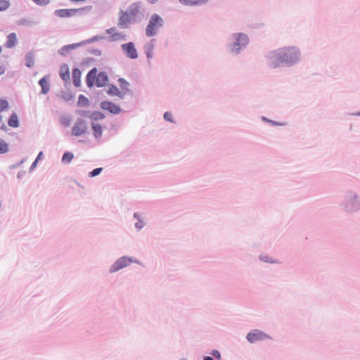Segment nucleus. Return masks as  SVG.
Here are the masks:
<instances>
[{"instance_id":"obj_1","label":"nucleus","mask_w":360,"mask_h":360,"mask_svg":"<svg viewBox=\"0 0 360 360\" xmlns=\"http://www.w3.org/2000/svg\"><path fill=\"white\" fill-rule=\"evenodd\" d=\"M300 57L299 51L295 48H284L279 49L271 55L272 66L279 67L282 65H292Z\"/></svg>"},{"instance_id":"obj_2","label":"nucleus","mask_w":360,"mask_h":360,"mask_svg":"<svg viewBox=\"0 0 360 360\" xmlns=\"http://www.w3.org/2000/svg\"><path fill=\"white\" fill-rule=\"evenodd\" d=\"M163 19L158 14H153L146 29V34L150 37L157 34L159 28L163 25Z\"/></svg>"},{"instance_id":"obj_3","label":"nucleus","mask_w":360,"mask_h":360,"mask_svg":"<svg viewBox=\"0 0 360 360\" xmlns=\"http://www.w3.org/2000/svg\"><path fill=\"white\" fill-rule=\"evenodd\" d=\"M87 130V125L83 120H78L74 124L72 128V135L75 136H80L84 134Z\"/></svg>"},{"instance_id":"obj_4","label":"nucleus","mask_w":360,"mask_h":360,"mask_svg":"<svg viewBox=\"0 0 360 360\" xmlns=\"http://www.w3.org/2000/svg\"><path fill=\"white\" fill-rule=\"evenodd\" d=\"M269 338L270 337L268 335L259 330H253L247 335V339L250 342H255Z\"/></svg>"},{"instance_id":"obj_5","label":"nucleus","mask_w":360,"mask_h":360,"mask_svg":"<svg viewBox=\"0 0 360 360\" xmlns=\"http://www.w3.org/2000/svg\"><path fill=\"white\" fill-rule=\"evenodd\" d=\"M121 48L128 58L131 59H136L138 58V53L133 42L124 44L121 46Z\"/></svg>"},{"instance_id":"obj_6","label":"nucleus","mask_w":360,"mask_h":360,"mask_svg":"<svg viewBox=\"0 0 360 360\" xmlns=\"http://www.w3.org/2000/svg\"><path fill=\"white\" fill-rule=\"evenodd\" d=\"M132 259L127 257H122L117 259L111 266L110 268V272H115L119 271L120 269H123L124 267H126L129 264L132 262Z\"/></svg>"},{"instance_id":"obj_7","label":"nucleus","mask_w":360,"mask_h":360,"mask_svg":"<svg viewBox=\"0 0 360 360\" xmlns=\"http://www.w3.org/2000/svg\"><path fill=\"white\" fill-rule=\"evenodd\" d=\"M87 8H91V6L82 8L79 9L71 8V9H58L55 11V15L59 18H70L75 15L79 11L84 10Z\"/></svg>"},{"instance_id":"obj_8","label":"nucleus","mask_w":360,"mask_h":360,"mask_svg":"<svg viewBox=\"0 0 360 360\" xmlns=\"http://www.w3.org/2000/svg\"><path fill=\"white\" fill-rule=\"evenodd\" d=\"M101 108L104 110H108L112 114H118L120 112V108L117 105L109 102L103 101L101 104Z\"/></svg>"},{"instance_id":"obj_9","label":"nucleus","mask_w":360,"mask_h":360,"mask_svg":"<svg viewBox=\"0 0 360 360\" xmlns=\"http://www.w3.org/2000/svg\"><path fill=\"white\" fill-rule=\"evenodd\" d=\"M130 22L129 14L127 12H120V18L118 22V26L121 28L127 27Z\"/></svg>"},{"instance_id":"obj_10","label":"nucleus","mask_w":360,"mask_h":360,"mask_svg":"<svg viewBox=\"0 0 360 360\" xmlns=\"http://www.w3.org/2000/svg\"><path fill=\"white\" fill-rule=\"evenodd\" d=\"M79 115L82 116H88L95 121L103 120L105 117V115L102 112L97 111L91 113L88 111H80Z\"/></svg>"},{"instance_id":"obj_11","label":"nucleus","mask_w":360,"mask_h":360,"mask_svg":"<svg viewBox=\"0 0 360 360\" xmlns=\"http://www.w3.org/2000/svg\"><path fill=\"white\" fill-rule=\"evenodd\" d=\"M248 41L247 35L244 34H238L236 41L233 45V49H236V51H238L240 48V46L245 45Z\"/></svg>"},{"instance_id":"obj_12","label":"nucleus","mask_w":360,"mask_h":360,"mask_svg":"<svg viewBox=\"0 0 360 360\" xmlns=\"http://www.w3.org/2000/svg\"><path fill=\"white\" fill-rule=\"evenodd\" d=\"M81 71L78 68H75L72 70V79L74 85L79 87L81 85Z\"/></svg>"},{"instance_id":"obj_13","label":"nucleus","mask_w":360,"mask_h":360,"mask_svg":"<svg viewBox=\"0 0 360 360\" xmlns=\"http://www.w3.org/2000/svg\"><path fill=\"white\" fill-rule=\"evenodd\" d=\"M179 2L185 6H197L205 4L208 0H179Z\"/></svg>"},{"instance_id":"obj_14","label":"nucleus","mask_w":360,"mask_h":360,"mask_svg":"<svg viewBox=\"0 0 360 360\" xmlns=\"http://www.w3.org/2000/svg\"><path fill=\"white\" fill-rule=\"evenodd\" d=\"M17 36L15 33H10L7 37V41L6 43V47L13 48L17 44Z\"/></svg>"},{"instance_id":"obj_15","label":"nucleus","mask_w":360,"mask_h":360,"mask_svg":"<svg viewBox=\"0 0 360 360\" xmlns=\"http://www.w3.org/2000/svg\"><path fill=\"white\" fill-rule=\"evenodd\" d=\"M108 81L107 75L103 72H100L96 77V86H103L107 84Z\"/></svg>"},{"instance_id":"obj_16","label":"nucleus","mask_w":360,"mask_h":360,"mask_svg":"<svg viewBox=\"0 0 360 360\" xmlns=\"http://www.w3.org/2000/svg\"><path fill=\"white\" fill-rule=\"evenodd\" d=\"M60 76L63 80L68 82L70 79V72L67 65H63L60 69Z\"/></svg>"},{"instance_id":"obj_17","label":"nucleus","mask_w":360,"mask_h":360,"mask_svg":"<svg viewBox=\"0 0 360 360\" xmlns=\"http://www.w3.org/2000/svg\"><path fill=\"white\" fill-rule=\"evenodd\" d=\"M8 124L11 127L16 128L19 126L18 117L16 113L13 112L8 120Z\"/></svg>"},{"instance_id":"obj_18","label":"nucleus","mask_w":360,"mask_h":360,"mask_svg":"<svg viewBox=\"0 0 360 360\" xmlns=\"http://www.w3.org/2000/svg\"><path fill=\"white\" fill-rule=\"evenodd\" d=\"M39 84L41 87V93L44 94H46L49 91V84L48 82V80L46 77L41 78L39 82Z\"/></svg>"},{"instance_id":"obj_19","label":"nucleus","mask_w":360,"mask_h":360,"mask_svg":"<svg viewBox=\"0 0 360 360\" xmlns=\"http://www.w3.org/2000/svg\"><path fill=\"white\" fill-rule=\"evenodd\" d=\"M97 73V70L96 68L92 69L89 72L86 76V84L88 86H92L94 85V82L92 79H94Z\"/></svg>"},{"instance_id":"obj_20","label":"nucleus","mask_w":360,"mask_h":360,"mask_svg":"<svg viewBox=\"0 0 360 360\" xmlns=\"http://www.w3.org/2000/svg\"><path fill=\"white\" fill-rule=\"evenodd\" d=\"M92 129L94 131V136L98 139L100 138L102 135V127L100 124L93 123L92 124Z\"/></svg>"},{"instance_id":"obj_21","label":"nucleus","mask_w":360,"mask_h":360,"mask_svg":"<svg viewBox=\"0 0 360 360\" xmlns=\"http://www.w3.org/2000/svg\"><path fill=\"white\" fill-rule=\"evenodd\" d=\"M109 39L111 41H116L124 39V35L120 32L112 34L109 37Z\"/></svg>"},{"instance_id":"obj_22","label":"nucleus","mask_w":360,"mask_h":360,"mask_svg":"<svg viewBox=\"0 0 360 360\" xmlns=\"http://www.w3.org/2000/svg\"><path fill=\"white\" fill-rule=\"evenodd\" d=\"M77 103L79 106H87L89 105V100L84 95H79Z\"/></svg>"},{"instance_id":"obj_23","label":"nucleus","mask_w":360,"mask_h":360,"mask_svg":"<svg viewBox=\"0 0 360 360\" xmlns=\"http://www.w3.org/2000/svg\"><path fill=\"white\" fill-rule=\"evenodd\" d=\"M73 158H74V155L72 153L66 152L63 155L62 161L65 163H69L72 161Z\"/></svg>"},{"instance_id":"obj_24","label":"nucleus","mask_w":360,"mask_h":360,"mask_svg":"<svg viewBox=\"0 0 360 360\" xmlns=\"http://www.w3.org/2000/svg\"><path fill=\"white\" fill-rule=\"evenodd\" d=\"M8 151V144L1 139H0V153L4 154Z\"/></svg>"},{"instance_id":"obj_25","label":"nucleus","mask_w":360,"mask_h":360,"mask_svg":"<svg viewBox=\"0 0 360 360\" xmlns=\"http://www.w3.org/2000/svg\"><path fill=\"white\" fill-rule=\"evenodd\" d=\"M9 103L7 100L0 98V112L8 108Z\"/></svg>"},{"instance_id":"obj_26","label":"nucleus","mask_w":360,"mask_h":360,"mask_svg":"<svg viewBox=\"0 0 360 360\" xmlns=\"http://www.w3.org/2000/svg\"><path fill=\"white\" fill-rule=\"evenodd\" d=\"M10 3L8 0H0V11H5L9 7Z\"/></svg>"},{"instance_id":"obj_27","label":"nucleus","mask_w":360,"mask_h":360,"mask_svg":"<svg viewBox=\"0 0 360 360\" xmlns=\"http://www.w3.org/2000/svg\"><path fill=\"white\" fill-rule=\"evenodd\" d=\"M101 170H102V168H96L92 172H90V176H96L100 174Z\"/></svg>"},{"instance_id":"obj_28","label":"nucleus","mask_w":360,"mask_h":360,"mask_svg":"<svg viewBox=\"0 0 360 360\" xmlns=\"http://www.w3.org/2000/svg\"><path fill=\"white\" fill-rule=\"evenodd\" d=\"M34 3H36L38 5H46L49 1V0H32Z\"/></svg>"},{"instance_id":"obj_29","label":"nucleus","mask_w":360,"mask_h":360,"mask_svg":"<svg viewBox=\"0 0 360 360\" xmlns=\"http://www.w3.org/2000/svg\"><path fill=\"white\" fill-rule=\"evenodd\" d=\"M172 113L169 112H165L164 114V118L166 120H168V121H170L172 122Z\"/></svg>"},{"instance_id":"obj_30","label":"nucleus","mask_w":360,"mask_h":360,"mask_svg":"<svg viewBox=\"0 0 360 360\" xmlns=\"http://www.w3.org/2000/svg\"><path fill=\"white\" fill-rule=\"evenodd\" d=\"M106 32L110 35H112L114 33H116V29L115 28H110L106 30Z\"/></svg>"},{"instance_id":"obj_31","label":"nucleus","mask_w":360,"mask_h":360,"mask_svg":"<svg viewBox=\"0 0 360 360\" xmlns=\"http://www.w3.org/2000/svg\"><path fill=\"white\" fill-rule=\"evenodd\" d=\"M27 65L28 67H31L33 65V61H32V59L31 56L27 58Z\"/></svg>"},{"instance_id":"obj_32","label":"nucleus","mask_w":360,"mask_h":360,"mask_svg":"<svg viewBox=\"0 0 360 360\" xmlns=\"http://www.w3.org/2000/svg\"><path fill=\"white\" fill-rule=\"evenodd\" d=\"M6 68L4 65H0V76L5 72Z\"/></svg>"},{"instance_id":"obj_33","label":"nucleus","mask_w":360,"mask_h":360,"mask_svg":"<svg viewBox=\"0 0 360 360\" xmlns=\"http://www.w3.org/2000/svg\"><path fill=\"white\" fill-rule=\"evenodd\" d=\"M118 81H119V83H120L121 85H122V84H125V85H127V86L128 85V83H127V82L125 81V79H123V78H120V79H119V80H118Z\"/></svg>"},{"instance_id":"obj_34","label":"nucleus","mask_w":360,"mask_h":360,"mask_svg":"<svg viewBox=\"0 0 360 360\" xmlns=\"http://www.w3.org/2000/svg\"><path fill=\"white\" fill-rule=\"evenodd\" d=\"M42 155V152H40L37 158V159L35 160V162H37V161L40 159L41 156Z\"/></svg>"},{"instance_id":"obj_35","label":"nucleus","mask_w":360,"mask_h":360,"mask_svg":"<svg viewBox=\"0 0 360 360\" xmlns=\"http://www.w3.org/2000/svg\"><path fill=\"white\" fill-rule=\"evenodd\" d=\"M150 4H155L158 1V0H147Z\"/></svg>"},{"instance_id":"obj_36","label":"nucleus","mask_w":360,"mask_h":360,"mask_svg":"<svg viewBox=\"0 0 360 360\" xmlns=\"http://www.w3.org/2000/svg\"><path fill=\"white\" fill-rule=\"evenodd\" d=\"M147 57H148V58H151V57H152V53H151V51H148V52H147Z\"/></svg>"},{"instance_id":"obj_37","label":"nucleus","mask_w":360,"mask_h":360,"mask_svg":"<svg viewBox=\"0 0 360 360\" xmlns=\"http://www.w3.org/2000/svg\"><path fill=\"white\" fill-rule=\"evenodd\" d=\"M136 228H138L139 229H141V228H142V225H141V224H138V223H136Z\"/></svg>"},{"instance_id":"obj_38","label":"nucleus","mask_w":360,"mask_h":360,"mask_svg":"<svg viewBox=\"0 0 360 360\" xmlns=\"http://www.w3.org/2000/svg\"><path fill=\"white\" fill-rule=\"evenodd\" d=\"M204 360H214L212 357L210 356H206Z\"/></svg>"},{"instance_id":"obj_39","label":"nucleus","mask_w":360,"mask_h":360,"mask_svg":"<svg viewBox=\"0 0 360 360\" xmlns=\"http://www.w3.org/2000/svg\"><path fill=\"white\" fill-rule=\"evenodd\" d=\"M2 121V116L0 115V122Z\"/></svg>"},{"instance_id":"obj_40","label":"nucleus","mask_w":360,"mask_h":360,"mask_svg":"<svg viewBox=\"0 0 360 360\" xmlns=\"http://www.w3.org/2000/svg\"><path fill=\"white\" fill-rule=\"evenodd\" d=\"M37 162H35V161L34 162V163L32 164V166H34L36 165Z\"/></svg>"}]
</instances>
